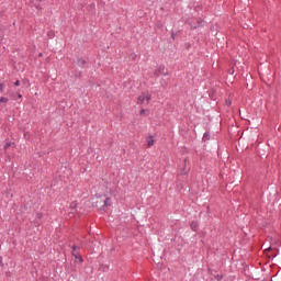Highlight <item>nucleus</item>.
Masks as SVG:
<instances>
[{"instance_id": "1", "label": "nucleus", "mask_w": 281, "mask_h": 281, "mask_svg": "<svg viewBox=\"0 0 281 281\" xmlns=\"http://www.w3.org/2000/svg\"><path fill=\"white\" fill-rule=\"evenodd\" d=\"M154 74L157 78H159V76H168V69H166V66H159Z\"/></svg>"}, {"instance_id": "2", "label": "nucleus", "mask_w": 281, "mask_h": 281, "mask_svg": "<svg viewBox=\"0 0 281 281\" xmlns=\"http://www.w3.org/2000/svg\"><path fill=\"white\" fill-rule=\"evenodd\" d=\"M146 100V102H150V94H140L138 97V104H144V101Z\"/></svg>"}, {"instance_id": "3", "label": "nucleus", "mask_w": 281, "mask_h": 281, "mask_svg": "<svg viewBox=\"0 0 281 281\" xmlns=\"http://www.w3.org/2000/svg\"><path fill=\"white\" fill-rule=\"evenodd\" d=\"M147 146L148 148H150L151 146H155V139L153 138V136H149L147 139Z\"/></svg>"}, {"instance_id": "4", "label": "nucleus", "mask_w": 281, "mask_h": 281, "mask_svg": "<svg viewBox=\"0 0 281 281\" xmlns=\"http://www.w3.org/2000/svg\"><path fill=\"white\" fill-rule=\"evenodd\" d=\"M77 65L79 67H85V65H87V60L85 58H79Z\"/></svg>"}, {"instance_id": "5", "label": "nucleus", "mask_w": 281, "mask_h": 281, "mask_svg": "<svg viewBox=\"0 0 281 281\" xmlns=\"http://www.w3.org/2000/svg\"><path fill=\"white\" fill-rule=\"evenodd\" d=\"M191 229H192L193 232H196V231L199 229V224H198L196 222H192V223H191Z\"/></svg>"}, {"instance_id": "6", "label": "nucleus", "mask_w": 281, "mask_h": 281, "mask_svg": "<svg viewBox=\"0 0 281 281\" xmlns=\"http://www.w3.org/2000/svg\"><path fill=\"white\" fill-rule=\"evenodd\" d=\"M74 257L76 258V260H79V262H83L82 257L80 256V254H74Z\"/></svg>"}, {"instance_id": "7", "label": "nucleus", "mask_w": 281, "mask_h": 281, "mask_svg": "<svg viewBox=\"0 0 281 281\" xmlns=\"http://www.w3.org/2000/svg\"><path fill=\"white\" fill-rule=\"evenodd\" d=\"M109 205H111V199L110 198L104 200V207H109Z\"/></svg>"}, {"instance_id": "8", "label": "nucleus", "mask_w": 281, "mask_h": 281, "mask_svg": "<svg viewBox=\"0 0 281 281\" xmlns=\"http://www.w3.org/2000/svg\"><path fill=\"white\" fill-rule=\"evenodd\" d=\"M210 139V134H209V132H206V133H204V135H203V140L204 142H207Z\"/></svg>"}, {"instance_id": "9", "label": "nucleus", "mask_w": 281, "mask_h": 281, "mask_svg": "<svg viewBox=\"0 0 281 281\" xmlns=\"http://www.w3.org/2000/svg\"><path fill=\"white\" fill-rule=\"evenodd\" d=\"M12 142H7L5 145H4V150H8V148H10V146H12Z\"/></svg>"}, {"instance_id": "10", "label": "nucleus", "mask_w": 281, "mask_h": 281, "mask_svg": "<svg viewBox=\"0 0 281 281\" xmlns=\"http://www.w3.org/2000/svg\"><path fill=\"white\" fill-rule=\"evenodd\" d=\"M5 91V83H0V93H3Z\"/></svg>"}, {"instance_id": "11", "label": "nucleus", "mask_w": 281, "mask_h": 281, "mask_svg": "<svg viewBox=\"0 0 281 281\" xmlns=\"http://www.w3.org/2000/svg\"><path fill=\"white\" fill-rule=\"evenodd\" d=\"M0 102H1L2 104H7L8 98L1 97V98H0Z\"/></svg>"}, {"instance_id": "12", "label": "nucleus", "mask_w": 281, "mask_h": 281, "mask_svg": "<svg viewBox=\"0 0 281 281\" xmlns=\"http://www.w3.org/2000/svg\"><path fill=\"white\" fill-rule=\"evenodd\" d=\"M72 251H78V249H80V247H77L76 245L71 246Z\"/></svg>"}, {"instance_id": "13", "label": "nucleus", "mask_w": 281, "mask_h": 281, "mask_svg": "<svg viewBox=\"0 0 281 281\" xmlns=\"http://www.w3.org/2000/svg\"><path fill=\"white\" fill-rule=\"evenodd\" d=\"M36 218H43V213H37Z\"/></svg>"}, {"instance_id": "14", "label": "nucleus", "mask_w": 281, "mask_h": 281, "mask_svg": "<svg viewBox=\"0 0 281 281\" xmlns=\"http://www.w3.org/2000/svg\"><path fill=\"white\" fill-rule=\"evenodd\" d=\"M21 85V81H19V80H16L15 82H14V86L15 87H19Z\"/></svg>"}, {"instance_id": "15", "label": "nucleus", "mask_w": 281, "mask_h": 281, "mask_svg": "<svg viewBox=\"0 0 281 281\" xmlns=\"http://www.w3.org/2000/svg\"><path fill=\"white\" fill-rule=\"evenodd\" d=\"M0 266L3 267V258L0 257Z\"/></svg>"}, {"instance_id": "16", "label": "nucleus", "mask_w": 281, "mask_h": 281, "mask_svg": "<svg viewBox=\"0 0 281 281\" xmlns=\"http://www.w3.org/2000/svg\"><path fill=\"white\" fill-rule=\"evenodd\" d=\"M146 113V110H140V115H144Z\"/></svg>"}, {"instance_id": "17", "label": "nucleus", "mask_w": 281, "mask_h": 281, "mask_svg": "<svg viewBox=\"0 0 281 281\" xmlns=\"http://www.w3.org/2000/svg\"><path fill=\"white\" fill-rule=\"evenodd\" d=\"M48 36L52 38L54 37V33H48Z\"/></svg>"}, {"instance_id": "18", "label": "nucleus", "mask_w": 281, "mask_h": 281, "mask_svg": "<svg viewBox=\"0 0 281 281\" xmlns=\"http://www.w3.org/2000/svg\"><path fill=\"white\" fill-rule=\"evenodd\" d=\"M217 280H223V276H217Z\"/></svg>"}, {"instance_id": "19", "label": "nucleus", "mask_w": 281, "mask_h": 281, "mask_svg": "<svg viewBox=\"0 0 281 281\" xmlns=\"http://www.w3.org/2000/svg\"><path fill=\"white\" fill-rule=\"evenodd\" d=\"M74 254H80L78 250H75V251H72V256H74Z\"/></svg>"}, {"instance_id": "20", "label": "nucleus", "mask_w": 281, "mask_h": 281, "mask_svg": "<svg viewBox=\"0 0 281 281\" xmlns=\"http://www.w3.org/2000/svg\"><path fill=\"white\" fill-rule=\"evenodd\" d=\"M18 98H23V95L22 94H18Z\"/></svg>"}, {"instance_id": "21", "label": "nucleus", "mask_w": 281, "mask_h": 281, "mask_svg": "<svg viewBox=\"0 0 281 281\" xmlns=\"http://www.w3.org/2000/svg\"><path fill=\"white\" fill-rule=\"evenodd\" d=\"M227 104H228V105L232 104V101H227Z\"/></svg>"}, {"instance_id": "22", "label": "nucleus", "mask_w": 281, "mask_h": 281, "mask_svg": "<svg viewBox=\"0 0 281 281\" xmlns=\"http://www.w3.org/2000/svg\"><path fill=\"white\" fill-rule=\"evenodd\" d=\"M40 56H43V54H42V53H40Z\"/></svg>"}, {"instance_id": "23", "label": "nucleus", "mask_w": 281, "mask_h": 281, "mask_svg": "<svg viewBox=\"0 0 281 281\" xmlns=\"http://www.w3.org/2000/svg\"><path fill=\"white\" fill-rule=\"evenodd\" d=\"M268 250H271V247H269Z\"/></svg>"}, {"instance_id": "24", "label": "nucleus", "mask_w": 281, "mask_h": 281, "mask_svg": "<svg viewBox=\"0 0 281 281\" xmlns=\"http://www.w3.org/2000/svg\"><path fill=\"white\" fill-rule=\"evenodd\" d=\"M38 1H45V0H38Z\"/></svg>"}]
</instances>
